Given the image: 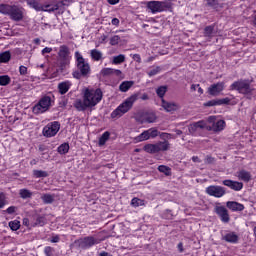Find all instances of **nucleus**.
Instances as JSON below:
<instances>
[{
	"label": "nucleus",
	"mask_w": 256,
	"mask_h": 256,
	"mask_svg": "<svg viewBox=\"0 0 256 256\" xmlns=\"http://www.w3.org/2000/svg\"><path fill=\"white\" fill-rule=\"evenodd\" d=\"M102 99L103 92L101 89H86L83 100H76L74 106L78 111H85V109H91V107L101 103Z\"/></svg>",
	"instance_id": "nucleus-1"
},
{
	"label": "nucleus",
	"mask_w": 256,
	"mask_h": 256,
	"mask_svg": "<svg viewBox=\"0 0 256 256\" xmlns=\"http://www.w3.org/2000/svg\"><path fill=\"white\" fill-rule=\"evenodd\" d=\"M137 99H139L138 93H135L130 97H128L111 113L112 119H119L120 117H123L125 113H129V111H131V109L133 108V104L135 103V101H137Z\"/></svg>",
	"instance_id": "nucleus-2"
},
{
	"label": "nucleus",
	"mask_w": 256,
	"mask_h": 256,
	"mask_svg": "<svg viewBox=\"0 0 256 256\" xmlns=\"http://www.w3.org/2000/svg\"><path fill=\"white\" fill-rule=\"evenodd\" d=\"M27 5L35 11H47L48 13H53V11H57L59 9V4H45L41 5L36 0H27Z\"/></svg>",
	"instance_id": "nucleus-3"
},
{
	"label": "nucleus",
	"mask_w": 256,
	"mask_h": 256,
	"mask_svg": "<svg viewBox=\"0 0 256 256\" xmlns=\"http://www.w3.org/2000/svg\"><path fill=\"white\" fill-rule=\"evenodd\" d=\"M75 57H76L77 67L81 75H83V77L89 75V73H91V66H89V62H87L79 52H75Z\"/></svg>",
	"instance_id": "nucleus-4"
},
{
	"label": "nucleus",
	"mask_w": 256,
	"mask_h": 256,
	"mask_svg": "<svg viewBox=\"0 0 256 256\" xmlns=\"http://www.w3.org/2000/svg\"><path fill=\"white\" fill-rule=\"evenodd\" d=\"M143 149L146 153L153 155L155 153H159L160 151H167V149H169V143L167 141H163L156 144H146Z\"/></svg>",
	"instance_id": "nucleus-5"
},
{
	"label": "nucleus",
	"mask_w": 256,
	"mask_h": 256,
	"mask_svg": "<svg viewBox=\"0 0 256 256\" xmlns=\"http://www.w3.org/2000/svg\"><path fill=\"white\" fill-rule=\"evenodd\" d=\"M50 107H51V97L45 96L39 101V103H37L33 107V113H35L36 115L45 113V111H49Z\"/></svg>",
	"instance_id": "nucleus-6"
},
{
	"label": "nucleus",
	"mask_w": 256,
	"mask_h": 256,
	"mask_svg": "<svg viewBox=\"0 0 256 256\" xmlns=\"http://www.w3.org/2000/svg\"><path fill=\"white\" fill-rule=\"evenodd\" d=\"M159 135V130L156 128H150L142 132L139 136L134 138V143H141L142 141H148V139H155Z\"/></svg>",
	"instance_id": "nucleus-7"
},
{
	"label": "nucleus",
	"mask_w": 256,
	"mask_h": 256,
	"mask_svg": "<svg viewBox=\"0 0 256 256\" xmlns=\"http://www.w3.org/2000/svg\"><path fill=\"white\" fill-rule=\"evenodd\" d=\"M207 127L209 131H223L225 129V121L218 120L216 121L215 116H210L207 119Z\"/></svg>",
	"instance_id": "nucleus-8"
},
{
	"label": "nucleus",
	"mask_w": 256,
	"mask_h": 256,
	"mask_svg": "<svg viewBox=\"0 0 256 256\" xmlns=\"http://www.w3.org/2000/svg\"><path fill=\"white\" fill-rule=\"evenodd\" d=\"M59 129H61L59 122H51L43 128V135L44 137H55L59 133Z\"/></svg>",
	"instance_id": "nucleus-9"
},
{
	"label": "nucleus",
	"mask_w": 256,
	"mask_h": 256,
	"mask_svg": "<svg viewBox=\"0 0 256 256\" xmlns=\"http://www.w3.org/2000/svg\"><path fill=\"white\" fill-rule=\"evenodd\" d=\"M151 13H161L167 9V3L161 1H150L147 3Z\"/></svg>",
	"instance_id": "nucleus-10"
},
{
	"label": "nucleus",
	"mask_w": 256,
	"mask_h": 256,
	"mask_svg": "<svg viewBox=\"0 0 256 256\" xmlns=\"http://www.w3.org/2000/svg\"><path fill=\"white\" fill-rule=\"evenodd\" d=\"M206 193L207 195H210V197H216L219 199L225 195V188L215 185L208 186L206 188Z\"/></svg>",
	"instance_id": "nucleus-11"
},
{
	"label": "nucleus",
	"mask_w": 256,
	"mask_h": 256,
	"mask_svg": "<svg viewBox=\"0 0 256 256\" xmlns=\"http://www.w3.org/2000/svg\"><path fill=\"white\" fill-rule=\"evenodd\" d=\"M231 89H236L237 91H239V93H251V86H249V83L245 81L234 82L231 85Z\"/></svg>",
	"instance_id": "nucleus-12"
},
{
	"label": "nucleus",
	"mask_w": 256,
	"mask_h": 256,
	"mask_svg": "<svg viewBox=\"0 0 256 256\" xmlns=\"http://www.w3.org/2000/svg\"><path fill=\"white\" fill-rule=\"evenodd\" d=\"M214 211L220 217L223 223H229V211H227L225 206L216 205Z\"/></svg>",
	"instance_id": "nucleus-13"
},
{
	"label": "nucleus",
	"mask_w": 256,
	"mask_h": 256,
	"mask_svg": "<svg viewBox=\"0 0 256 256\" xmlns=\"http://www.w3.org/2000/svg\"><path fill=\"white\" fill-rule=\"evenodd\" d=\"M9 15L14 21H21L23 15H25V9L19 6H12Z\"/></svg>",
	"instance_id": "nucleus-14"
},
{
	"label": "nucleus",
	"mask_w": 256,
	"mask_h": 256,
	"mask_svg": "<svg viewBox=\"0 0 256 256\" xmlns=\"http://www.w3.org/2000/svg\"><path fill=\"white\" fill-rule=\"evenodd\" d=\"M75 243L76 245H79V247H81L82 249H87L89 247H93V245H95L97 241L93 237H86L77 240Z\"/></svg>",
	"instance_id": "nucleus-15"
},
{
	"label": "nucleus",
	"mask_w": 256,
	"mask_h": 256,
	"mask_svg": "<svg viewBox=\"0 0 256 256\" xmlns=\"http://www.w3.org/2000/svg\"><path fill=\"white\" fill-rule=\"evenodd\" d=\"M224 89H225V83L219 82L216 84H212L208 88V93H209V95H212L213 97H217V95H219Z\"/></svg>",
	"instance_id": "nucleus-16"
},
{
	"label": "nucleus",
	"mask_w": 256,
	"mask_h": 256,
	"mask_svg": "<svg viewBox=\"0 0 256 256\" xmlns=\"http://www.w3.org/2000/svg\"><path fill=\"white\" fill-rule=\"evenodd\" d=\"M199 129H207V122L199 121L194 124H191L188 127L187 135H193L196 131H199Z\"/></svg>",
	"instance_id": "nucleus-17"
},
{
	"label": "nucleus",
	"mask_w": 256,
	"mask_h": 256,
	"mask_svg": "<svg viewBox=\"0 0 256 256\" xmlns=\"http://www.w3.org/2000/svg\"><path fill=\"white\" fill-rule=\"evenodd\" d=\"M162 107L164 110L167 111V113H173V111H179L181 109V106L175 102H167L162 99Z\"/></svg>",
	"instance_id": "nucleus-18"
},
{
	"label": "nucleus",
	"mask_w": 256,
	"mask_h": 256,
	"mask_svg": "<svg viewBox=\"0 0 256 256\" xmlns=\"http://www.w3.org/2000/svg\"><path fill=\"white\" fill-rule=\"evenodd\" d=\"M223 185L230 187V189H234V191H241L243 189V183L237 181L224 180Z\"/></svg>",
	"instance_id": "nucleus-19"
},
{
	"label": "nucleus",
	"mask_w": 256,
	"mask_h": 256,
	"mask_svg": "<svg viewBox=\"0 0 256 256\" xmlns=\"http://www.w3.org/2000/svg\"><path fill=\"white\" fill-rule=\"evenodd\" d=\"M58 55L60 59H64L65 65H68L69 48H67V46H61Z\"/></svg>",
	"instance_id": "nucleus-20"
},
{
	"label": "nucleus",
	"mask_w": 256,
	"mask_h": 256,
	"mask_svg": "<svg viewBox=\"0 0 256 256\" xmlns=\"http://www.w3.org/2000/svg\"><path fill=\"white\" fill-rule=\"evenodd\" d=\"M226 207H228V209H231V211H243L245 209L243 204L233 201L227 202Z\"/></svg>",
	"instance_id": "nucleus-21"
},
{
	"label": "nucleus",
	"mask_w": 256,
	"mask_h": 256,
	"mask_svg": "<svg viewBox=\"0 0 256 256\" xmlns=\"http://www.w3.org/2000/svg\"><path fill=\"white\" fill-rule=\"evenodd\" d=\"M237 177L240 181H244L245 183L251 181V173L245 170L237 172Z\"/></svg>",
	"instance_id": "nucleus-22"
},
{
	"label": "nucleus",
	"mask_w": 256,
	"mask_h": 256,
	"mask_svg": "<svg viewBox=\"0 0 256 256\" xmlns=\"http://www.w3.org/2000/svg\"><path fill=\"white\" fill-rule=\"evenodd\" d=\"M58 89H59L61 95H65V93H67V91H69V89H71V82H69V81L61 82L58 85Z\"/></svg>",
	"instance_id": "nucleus-23"
},
{
	"label": "nucleus",
	"mask_w": 256,
	"mask_h": 256,
	"mask_svg": "<svg viewBox=\"0 0 256 256\" xmlns=\"http://www.w3.org/2000/svg\"><path fill=\"white\" fill-rule=\"evenodd\" d=\"M132 85H135V82L133 81H124L120 84L119 86V90L122 92V93H127V91L129 90V88L132 86Z\"/></svg>",
	"instance_id": "nucleus-24"
},
{
	"label": "nucleus",
	"mask_w": 256,
	"mask_h": 256,
	"mask_svg": "<svg viewBox=\"0 0 256 256\" xmlns=\"http://www.w3.org/2000/svg\"><path fill=\"white\" fill-rule=\"evenodd\" d=\"M224 239L228 242V243H237V241H239V236H237V234L230 232L228 234H226L224 236Z\"/></svg>",
	"instance_id": "nucleus-25"
},
{
	"label": "nucleus",
	"mask_w": 256,
	"mask_h": 256,
	"mask_svg": "<svg viewBox=\"0 0 256 256\" xmlns=\"http://www.w3.org/2000/svg\"><path fill=\"white\" fill-rule=\"evenodd\" d=\"M156 119H157V117L153 113L145 114L142 117L141 123H155Z\"/></svg>",
	"instance_id": "nucleus-26"
},
{
	"label": "nucleus",
	"mask_w": 256,
	"mask_h": 256,
	"mask_svg": "<svg viewBox=\"0 0 256 256\" xmlns=\"http://www.w3.org/2000/svg\"><path fill=\"white\" fill-rule=\"evenodd\" d=\"M90 55L94 61H101L103 59V53L97 49L91 50Z\"/></svg>",
	"instance_id": "nucleus-27"
},
{
	"label": "nucleus",
	"mask_w": 256,
	"mask_h": 256,
	"mask_svg": "<svg viewBox=\"0 0 256 256\" xmlns=\"http://www.w3.org/2000/svg\"><path fill=\"white\" fill-rule=\"evenodd\" d=\"M11 60V52L6 51L3 53H0V63H8V61Z\"/></svg>",
	"instance_id": "nucleus-28"
},
{
	"label": "nucleus",
	"mask_w": 256,
	"mask_h": 256,
	"mask_svg": "<svg viewBox=\"0 0 256 256\" xmlns=\"http://www.w3.org/2000/svg\"><path fill=\"white\" fill-rule=\"evenodd\" d=\"M41 199H42L43 203H47V204L53 203V201H55V195H53V194H43L41 196Z\"/></svg>",
	"instance_id": "nucleus-29"
},
{
	"label": "nucleus",
	"mask_w": 256,
	"mask_h": 256,
	"mask_svg": "<svg viewBox=\"0 0 256 256\" xmlns=\"http://www.w3.org/2000/svg\"><path fill=\"white\" fill-rule=\"evenodd\" d=\"M11 7H12L11 5H7V4L0 5V13H2V15H10Z\"/></svg>",
	"instance_id": "nucleus-30"
},
{
	"label": "nucleus",
	"mask_w": 256,
	"mask_h": 256,
	"mask_svg": "<svg viewBox=\"0 0 256 256\" xmlns=\"http://www.w3.org/2000/svg\"><path fill=\"white\" fill-rule=\"evenodd\" d=\"M109 137H111V134L109 132H104L102 136L99 139V145L103 146L107 141H109Z\"/></svg>",
	"instance_id": "nucleus-31"
},
{
	"label": "nucleus",
	"mask_w": 256,
	"mask_h": 256,
	"mask_svg": "<svg viewBox=\"0 0 256 256\" xmlns=\"http://www.w3.org/2000/svg\"><path fill=\"white\" fill-rule=\"evenodd\" d=\"M33 196V193L27 189H21L20 190V197H22V199H31V197Z\"/></svg>",
	"instance_id": "nucleus-32"
},
{
	"label": "nucleus",
	"mask_w": 256,
	"mask_h": 256,
	"mask_svg": "<svg viewBox=\"0 0 256 256\" xmlns=\"http://www.w3.org/2000/svg\"><path fill=\"white\" fill-rule=\"evenodd\" d=\"M9 227L12 229V231H18L21 227V222L19 220H13L9 222Z\"/></svg>",
	"instance_id": "nucleus-33"
},
{
	"label": "nucleus",
	"mask_w": 256,
	"mask_h": 256,
	"mask_svg": "<svg viewBox=\"0 0 256 256\" xmlns=\"http://www.w3.org/2000/svg\"><path fill=\"white\" fill-rule=\"evenodd\" d=\"M132 207H143L145 205V201L139 198H134L131 201Z\"/></svg>",
	"instance_id": "nucleus-34"
},
{
	"label": "nucleus",
	"mask_w": 256,
	"mask_h": 256,
	"mask_svg": "<svg viewBox=\"0 0 256 256\" xmlns=\"http://www.w3.org/2000/svg\"><path fill=\"white\" fill-rule=\"evenodd\" d=\"M124 61H125V55L120 54L118 56L113 57L112 63L114 65H119V64L123 63Z\"/></svg>",
	"instance_id": "nucleus-35"
},
{
	"label": "nucleus",
	"mask_w": 256,
	"mask_h": 256,
	"mask_svg": "<svg viewBox=\"0 0 256 256\" xmlns=\"http://www.w3.org/2000/svg\"><path fill=\"white\" fill-rule=\"evenodd\" d=\"M58 153L61 155H65V153H69V144L64 143L58 147Z\"/></svg>",
	"instance_id": "nucleus-36"
},
{
	"label": "nucleus",
	"mask_w": 256,
	"mask_h": 256,
	"mask_svg": "<svg viewBox=\"0 0 256 256\" xmlns=\"http://www.w3.org/2000/svg\"><path fill=\"white\" fill-rule=\"evenodd\" d=\"M156 93L158 97L163 98L165 94L167 93V86H160L156 89Z\"/></svg>",
	"instance_id": "nucleus-37"
},
{
	"label": "nucleus",
	"mask_w": 256,
	"mask_h": 256,
	"mask_svg": "<svg viewBox=\"0 0 256 256\" xmlns=\"http://www.w3.org/2000/svg\"><path fill=\"white\" fill-rule=\"evenodd\" d=\"M158 171L164 173V175H171V168L164 165L159 166Z\"/></svg>",
	"instance_id": "nucleus-38"
},
{
	"label": "nucleus",
	"mask_w": 256,
	"mask_h": 256,
	"mask_svg": "<svg viewBox=\"0 0 256 256\" xmlns=\"http://www.w3.org/2000/svg\"><path fill=\"white\" fill-rule=\"evenodd\" d=\"M10 82H11V78H9V76H0V85L2 86L9 85Z\"/></svg>",
	"instance_id": "nucleus-39"
},
{
	"label": "nucleus",
	"mask_w": 256,
	"mask_h": 256,
	"mask_svg": "<svg viewBox=\"0 0 256 256\" xmlns=\"http://www.w3.org/2000/svg\"><path fill=\"white\" fill-rule=\"evenodd\" d=\"M37 225H39L40 227H43V225H45V218L44 217H38L36 219V222L34 224H32V227H37Z\"/></svg>",
	"instance_id": "nucleus-40"
},
{
	"label": "nucleus",
	"mask_w": 256,
	"mask_h": 256,
	"mask_svg": "<svg viewBox=\"0 0 256 256\" xmlns=\"http://www.w3.org/2000/svg\"><path fill=\"white\" fill-rule=\"evenodd\" d=\"M204 35L206 37H213V27L211 26L206 27L204 30Z\"/></svg>",
	"instance_id": "nucleus-41"
},
{
	"label": "nucleus",
	"mask_w": 256,
	"mask_h": 256,
	"mask_svg": "<svg viewBox=\"0 0 256 256\" xmlns=\"http://www.w3.org/2000/svg\"><path fill=\"white\" fill-rule=\"evenodd\" d=\"M34 177H47V172L41 170H34Z\"/></svg>",
	"instance_id": "nucleus-42"
},
{
	"label": "nucleus",
	"mask_w": 256,
	"mask_h": 256,
	"mask_svg": "<svg viewBox=\"0 0 256 256\" xmlns=\"http://www.w3.org/2000/svg\"><path fill=\"white\" fill-rule=\"evenodd\" d=\"M7 200H5V194L0 192V209L5 207Z\"/></svg>",
	"instance_id": "nucleus-43"
},
{
	"label": "nucleus",
	"mask_w": 256,
	"mask_h": 256,
	"mask_svg": "<svg viewBox=\"0 0 256 256\" xmlns=\"http://www.w3.org/2000/svg\"><path fill=\"white\" fill-rule=\"evenodd\" d=\"M120 37L115 35L110 39V45H118L120 41Z\"/></svg>",
	"instance_id": "nucleus-44"
},
{
	"label": "nucleus",
	"mask_w": 256,
	"mask_h": 256,
	"mask_svg": "<svg viewBox=\"0 0 256 256\" xmlns=\"http://www.w3.org/2000/svg\"><path fill=\"white\" fill-rule=\"evenodd\" d=\"M102 75H113V68H104L101 70Z\"/></svg>",
	"instance_id": "nucleus-45"
},
{
	"label": "nucleus",
	"mask_w": 256,
	"mask_h": 256,
	"mask_svg": "<svg viewBox=\"0 0 256 256\" xmlns=\"http://www.w3.org/2000/svg\"><path fill=\"white\" fill-rule=\"evenodd\" d=\"M204 105L205 107H215V105H219V104H218V100H211L206 102Z\"/></svg>",
	"instance_id": "nucleus-46"
},
{
	"label": "nucleus",
	"mask_w": 256,
	"mask_h": 256,
	"mask_svg": "<svg viewBox=\"0 0 256 256\" xmlns=\"http://www.w3.org/2000/svg\"><path fill=\"white\" fill-rule=\"evenodd\" d=\"M218 101V105H228V103L231 101L229 98H223V99H219Z\"/></svg>",
	"instance_id": "nucleus-47"
},
{
	"label": "nucleus",
	"mask_w": 256,
	"mask_h": 256,
	"mask_svg": "<svg viewBox=\"0 0 256 256\" xmlns=\"http://www.w3.org/2000/svg\"><path fill=\"white\" fill-rule=\"evenodd\" d=\"M159 73V68H153L148 72L149 77H153Z\"/></svg>",
	"instance_id": "nucleus-48"
},
{
	"label": "nucleus",
	"mask_w": 256,
	"mask_h": 256,
	"mask_svg": "<svg viewBox=\"0 0 256 256\" xmlns=\"http://www.w3.org/2000/svg\"><path fill=\"white\" fill-rule=\"evenodd\" d=\"M44 253H45V255H47V256H53V248H51V247H46V248L44 249Z\"/></svg>",
	"instance_id": "nucleus-49"
},
{
	"label": "nucleus",
	"mask_w": 256,
	"mask_h": 256,
	"mask_svg": "<svg viewBox=\"0 0 256 256\" xmlns=\"http://www.w3.org/2000/svg\"><path fill=\"white\" fill-rule=\"evenodd\" d=\"M15 211H17V208L15 206H11L6 210V213H8L9 215H13Z\"/></svg>",
	"instance_id": "nucleus-50"
},
{
	"label": "nucleus",
	"mask_w": 256,
	"mask_h": 256,
	"mask_svg": "<svg viewBox=\"0 0 256 256\" xmlns=\"http://www.w3.org/2000/svg\"><path fill=\"white\" fill-rule=\"evenodd\" d=\"M20 75H27V67L25 66H20Z\"/></svg>",
	"instance_id": "nucleus-51"
},
{
	"label": "nucleus",
	"mask_w": 256,
	"mask_h": 256,
	"mask_svg": "<svg viewBox=\"0 0 256 256\" xmlns=\"http://www.w3.org/2000/svg\"><path fill=\"white\" fill-rule=\"evenodd\" d=\"M132 59H134L136 63H141V56L139 54H134Z\"/></svg>",
	"instance_id": "nucleus-52"
},
{
	"label": "nucleus",
	"mask_w": 256,
	"mask_h": 256,
	"mask_svg": "<svg viewBox=\"0 0 256 256\" xmlns=\"http://www.w3.org/2000/svg\"><path fill=\"white\" fill-rule=\"evenodd\" d=\"M53 51V48L46 47L42 50V55H45L47 53H51Z\"/></svg>",
	"instance_id": "nucleus-53"
},
{
	"label": "nucleus",
	"mask_w": 256,
	"mask_h": 256,
	"mask_svg": "<svg viewBox=\"0 0 256 256\" xmlns=\"http://www.w3.org/2000/svg\"><path fill=\"white\" fill-rule=\"evenodd\" d=\"M82 75L83 74H81V72H73V78L74 79H81Z\"/></svg>",
	"instance_id": "nucleus-54"
},
{
	"label": "nucleus",
	"mask_w": 256,
	"mask_h": 256,
	"mask_svg": "<svg viewBox=\"0 0 256 256\" xmlns=\"http://www.w3.org/2000/svg\"><path fill=\"white\" fill-rule=\"evenodd\" d=\"M112 75H116L117 77H121L122 72H121V70H115V69H113Z\"/></svg>",
	"instance_id": "nucleus-55"
},
{
	"label": "nucleus",
	"mask_w": 256,
	"mask_h": 256,
	"mask_svg": "<svg viewBox=\"0 0 256 256\" xmlns=\"http://www.w3.org/2000/svg\"><path fill=\"white\" fill-rule=\"evenodd\" d=\"M198 87H199V84H192L191 91H197Z\"/></svg>",
	"instance_id": "nucleus-56"
},
{
	"label": "nucleus",
	"mask_w": 256,
	"mask_h": 256,
	"mask_svg": "<svg viewBox=\"0 0 256 256\" xmlns=\"http://www.w3.org/2000/svg\"><path fill=\"white\" fill-rule=\"evenodd\" d=\"M110 5H117L119 3V0H107Z\"/></svg>",
	"instance_id": "nucleus-57"
},
{
	"label": "nucleus",
	"mask_w": 256,
	"mask_h": 256,
	"mask_svg": "<svg viewBox=\"0 0 256 256\" xmlns=\"http://www.w3.org/2000/svg\"><path fill=\"white\" fill-rule=\"evenodd\" d=\"M22 223L25 225V227H29V219L24 218Z\"/></svg>",
	"instance_id": "nucleus-58"
},
{
	"label": "nucleus",
	"mask_w": 256,
	"mask_h": 256,
	"mask_svg": "<svg viewBox=\"0 0 256 256\" xmlns=\"http://www.w3.org/2000/svg\"><path fill=\"white\" fill-rule=\"evenodd\" d=\"M112 25H119V20L117 18L112 19Z\"/></svg>",
	"instance_id": "nucleus-59"
},
{
	"label": "nucleus",
	"mask_w": 256,
	"mask_h": 256,
	"mask_svg": "<svg viewBox=\"0 0 256 256\" xmlns=\"http://www.w3.org/2000/svg\"><path fill=\"white\" fill-rule=\"evenodd\" d=\"M141 99H142V101H147V99H149V96L147 94H143L141 96Z\"/></svg>",
	"instance_id": "nucleus-60"
},
{
	"label": "nucleus",
	"mask_w": 256,
	"mask_h": 256,
	"mask_svg": "<svg viewBox=\"0 0 256 256\" xmlns=\"http://www.w3.org/2000/svg\"><path fill=\"white\" fill-rule=\"evenodd\" d=\"M218 0H207L209 5H215V3H217Z\"/></svg>",
	"instance_id": "nucleus-61"
},
{
	"label": "nucleus",
	"mask_w": 256,
	"mask_h": 256,
	"mask_svg": "<svg viewBox=\"0 0 256 256\" xmlns=\"http://www.w3.org/2000/svg\"><path fill=\"white\" fill-rule=\"evenodd\" d=\"M192 161H193L194 163H198V162H199V157L193 156V157H192Z\"/></svg>",
	"instance_id": "nucleus-62"
},
{
	"label": "nucleus",
	"mask_w": 256,
	"mask_h": 256,
	"mask_svg": "<svg viewBox=\"0 0 256 256\" xmlns=\"http://www.w3.org/2000/svg\"><path fill=\"white\" fill-rule=\"evenodd\" d=\"M52 243H58L59 242V237H54L52 240H51Z\"/></svg>",
	"instance_id": "nucleus-63"
},
{
	"label": "nucleus",
	"mask_w": 256,
	"mask_h": 256,
	"mask_svg": "<svg viewBox=\"0 0 256 256\" xmlns=\"http://www.w3.org/2000/svg\"><path fill=\"white\" fill-rule=\"evenodd\" d=\"M198 93H199V95H203V88H200L199 86H198Z\"/></svg>",
	"instance_id": "nucleus-64"
}]
</instances>
